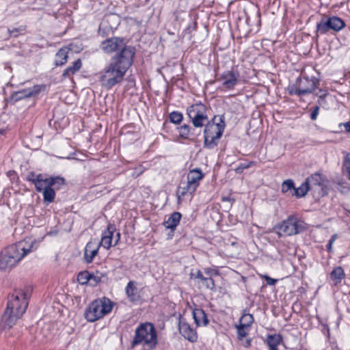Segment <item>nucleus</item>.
Segmentation results:
<instances>
[{"label":"nucleus","instance_id":"obj_18","mask_svg":"<svg viewBox=\"0 0 350 350\" xmlns=\"http://www.w3.org/2000/svg\"><path fill=\"white\" fill-rule=\"evenodd\" d=\"M116 228L112 224H109L107 228L102 234L100 242L98 244L104 248L109 250L113 245L112 244V237Z\"/></svg>","mask_w":350,"mask_h":350},{"label":"nucleus","instance_id":"obj_8","mask_svg":"<svg viewBox=\"0 0 350 350\" xmlns=\"http://www.w3.org/2000/svg\"><path fill=\"white\" fill-rule=\"evenodd\" d=\"M304 230V223L293 215L289 216L273 228L279 237L293 236L301 233Z\"/></svg>","mask_w":350,"mask_h":350},{"label":"nucleus","instance_id":"obj_44","mask_svg":"<svg viewBox=\"0 0 350 350\" xmlns=\"http://www.w3.org/2000/svg\"><path fill=\"white\" fill-rule=\"evenodd\" d=\"M336 240V235H333L332 238L329 239L328 244L327 245V250L328 252H330L332 250V246L333 243Z\"/></svg>","mask_w":350,"mask_h":350},{"label":"nucleus","instance_id":"obj_22","mask_svg":"<svg viewBox=\"0 0 350 350\" xmlns=\"http://www.w3.org/2000/svg\"><path fill=\"white\" fill-rule=\"evenodd\" d=\"M193 317L197 326H206L208 320L205 312L201 308H196L193 310Z\"/></svg>","mask_w":350,"mask_h":350},{"label":"nucleus","instance_id":"obj_41","mask_svg":"<svg viewBox=\"0 0 350 350\" xmlns=\"http://www.w3.org/2000/svg\"><path fill=\"white\" fill-rule=\"evenodd\" d=\"M262 278H265L267 284H269L270 286H273L277 282V280L271 278V277H269L267 275H262Z\"/></svg>","mask_w":350,"mask_h":350},{"label":"nucleus","instance_id":"obj_12","mask_svg":"<svg viewBox=\"0 0 350 350\" xmlns=\"http://www.w3.org/2000/svg\"><path fill=\"white\" fill-rule=\"evenodd\" d=\"M65 184V179L60 176H51L45 178L42 174H38L36 182L34 185L36 191L38 192L43 191L45 188L48 187H54L55 189H59L61 186Z\"/></svg>","mask_w":350,"mask_h":350},{"label":"nucleus","instance_id":"obj_19","mask_svg":"<svg viewBox=\"0 0 350 350\" xmlns=\"http://www.w3.org/2000/svg\"><path fill=\"white\" fill-rule=\"evenodd\" d=\"M100 245L96 241H90L87 243L84 251V259L87 263L92 262L97 255Z\"/></svg>","mask_w":350,"mask_h":350},{"label":"nucleus","instance_id":"obj_25","mask_svg":"<svg viewBox=\"0 0 350 350\" xmlns=\"http://www.w3.org/2000/svg\"><path fill=\"white\" fill-rule=\"evenodd\" d=\"M345 278V273L343 268L340 266L334 267L330 273V279L334 285L341 283Z\"/></svg>","mask_w":350,"mask_h":350},{"label":"nucleus","instance_id":"obj_3","mask_svg":"<svg viewBox=\"0 0 350 350\" xmlns=\"http://www.w3.org/2000/svg\"><path fill=\"white\" fill-rule=\"evenodd\" d=\"M36 243L25 239L5 248L0 253V269L6 270L16 266L29 252L36 250Z\"/></svg>","mask_w":350,"mask_h":350},{"label":"nucleus","instance_id":"obj_23","mask_svg":"<svg viewBox=\"0 0 350 350\" xmlns=\"http://www.w3.org/2000/svg\"><path fill=\"white\" fill-rule=\"evenodd\" d=\"M70 51H71V48L68 46H64L59 49L55 54V65L56 66H62L67 62L68 54Z\"/></svg>","mask_w":350,"mask_h":350},{"label":"nucleus","instance_id":"obj_17","mask_svg":"<svg viewBox=\"0 0 350 350\" xmlns=\"http://www.w3.org/2000/svg\"><path fill=\"white\" fill-rule=\"evenodd\" d=\"M40 90L41 86L34 85L30 88L14 92L12 95V98L16 101H18L19 100L34 96L37 95L40 92Z\"/></svg>","mask_w":350,"mask_h":350},{"label":"nucleus","instance_id":"obj_10","mask_svg":"<svg viewBox=\"0 0 350 350\" xmlns=\"http://www.w3.org/2000/svg\"><path fill=\"white\" fill-rule=\"evenodd\" d=\"M345 27V23L338 16L322 18L317 25V33L325 34L329 31H340Z\"/></svg>","mask_w":350,"mask_h":350},{"label":"nucleus","instance_id":"obj_40","mask_svg":"<svg viewBox=\"0 0 350 350\" xmlns=\"http://www.w3.org/2000/svg\"><path fill=\"white\" fill-rule=\"evenodd\" d=\"M251 164H252V163L247 164V165L240 164V165L235 169L236 173H237V174L241 173L243 171V170L250 167L251 166Z\"/></svg>","mask_w":350,"mask_h":350},{"label":"nucleus","instance_id":"obj_28","mask_svg":"<svg viewBox=\"0 0 350 350\" xmlns=\"http://www.w3.org/2000/svg\"><path fill=\"white\" fill-rule=\"evenodd\" d=\"M311 190L310 189V186L305 180L298 188L294 189V193H292V196H295L297 198H301L306 195L308 191Z\"/></svg>","mask_w":350,"mask_h":350},{"label":"nucleus","instance_id":"obj_4","mask_svg":"<svg viewBox=\"0 0 350 350\" xmlns=\"http://www.w3.org/2000/svg\"><path fill=\"white\" fill-rule=\"evenodd\" d=\"M157 343V334L153 324L145 323L136 328L131 347L142 345L144 350H153Z\"/></svg>","mask_w":350,"mask_h":350},{"label":"nucleus","instance_id":"obj_24","mask_svg":"<svg viewBox=\"0 0 350 350\" xmlns=\"http://www.w3.org/2000/svg\"><path fill=\"white\" fill-rule=\"evenodd\" d=\"M181 217L182 215L179 212H174L172 215H170L168 219L164 221V226L166 228L171 230V231L174 232L180 223Z\"/></svg>","mask_w":350,"mask_h":350},{"label":"nucleus","instance_id":"obj_5","mask_svg":"<svg viewBox=\"0 0 350 350\" xmlns=\"http://www.w3.org/2000/svg\"><path fill=\"white\" fill-rule=\"evenodd\" d=\"M225 126L224 116H214L208 121L204 131V146L208 149L216 147L223 135Z\"/></svg>","mask_w":350,"mask_h":350},{"label":"nucleus","instance_id":"obj_33","mask_svg":"<svg viewBox=\"0 0 350 350\" xmlns=\"http://www.w3.org/2000/svg\"><path fill=\"white\" fill-rule=\"evenodd\" d=\"M170 119L172 123L178 124L183 121V116L180 112L172 111L170 114Z\"/></svg>","mask_w":350,"mask_h":350},{"label":"nucleus","instance_id":"obj_7","mask_svg":"<svg viewBox=\"0 0 350 350\" xmlns=\"http://www.w3.org/2000/svg\"><path fill=\"white\" fill-rule=\"evenodd\" d=\"M101 50L107 54H111L116 52L113 57H122L124 55L125 51H127L131 55V60H133L135 49L131 46H127L124 42V40L118 37H112L103 40L100 45Z\"/></svg>","mask_w":350,"mask_h":350},{"label":"nucleus","instance_id":"obj_32","mask_svg":"<svg viewBox=\"0 0 350 350\" xmlns=\"http://www.w3.org/2000/svg\"><path fill=\"white\" fill-rule=\"evenodd\" d=\"M294 183L291 179L286 180L282 184L281 191L284 193L291 190H293V191L294 192Z\"/></svg>","mask_w":350,"mask_h":350},{"label":"nucleus","instance_id":"obj_47","mask_svg":"<svg viewBox=\"0 0 350 350\" xmlns=\"http://www.w3.org/2000/svg\"><path fill=\"white\" fill-rule=\"evenodd\" d=\"M8 32H9L10 36H16L17 33L18 32V29H14L12 30L8 29Z\"/></svg>","mask_w":350,"mask_h":350},{"label":"nucleus","instance_id":"obj_9","mask_svg":"<svg viewBox=\"0 0 350 350\" xmlns=\"http://www.w3.org/2000/svg\"><path fill=\"white\" fill-rule=\"evenodd\" d=\"M187 182L185 186L179 187L178 191V200L187 194L192 195L200 185V181L204 178V174L199 169L190 170L187 174Z\"/></svg>","mask_w":350,"mask_h":350},{"label":"nucleus","instance_id":"obj_43","mask_svg":"<svg viewBox=\"0 0 350 350\" xmlns=\"http://www.w3.org/2000/svg\"><path fill=\"white\" fill-rule=\"evenodd\" d=\"M38 174H36L34 172H30L27 176V180L32 182L33 184L36 182Z\"/></svg>","mask_w":350,"mask_h":350},{"label":"nucleus","instance_id":"obj_36","mask_svg":"<svg viewBox=\"0 0 350 350\" xmlns=\"http://www.w3.org/2000/svg\"><path fill=\"white\" fill-rule=\"evenodd\" d=\"M202 284L208 289L215 290V285L211 277L206 278Z\"/></svg>","mask_w":350,"mask_h":350},{"label":"nucleus","instance_id":"obj_34","mask_svg":"<svg viewBox=\"0 0 350 350\" xmlns=\"http://www.w3.org/2000/svg\"><path fill=\"white\" fill-rule=\"evenodd\" d=\"M91 274L87 271L81 273L78 275V280L82 284L91 282Z\"/></svg>","mask_w":350,"mask_h":350},{"label":"nucleus","instance_id":"obj_15","mask_svg":"<svg viewBox=\"0 0 350 350\" xmlns=\"http://www.w3.org/2000/svg\"><path fill=\"white\" fill-rule=\"evenodd\" d=\"M311 191L318 192L319 195H323V187H325V183L326 179L320 173H314L308 177L306 180Z\"/></svg>","mask_w":350,"mask_h":350},{"label":"nucleus","instance_id":"obj_39","mask_svg":"<svg viewBox=\"0 0 350 350\" xmlns=\"http://www.w3.org/2000/svg\"><path fill=\"white\" fill-rule=\"evenodd\" d=\"M319 112V107L316 106L314 108H312L311 113H310V118L312 120H315L318 116Z\"/></svg>","mask_w":350,"mask_h":350},{"label":"nucleus","instance_id":"obj_1","mask_svg":"<svg viewBox=\"0 0 350 350\" xmlns=\"http://www.w3.org/2000/svg\"><path fill=\"white\" fill-rule=\"evenodd\" d=\"M122 57H112L111 62L105 66L99 77V81L103 87L107 90L111 89L118 84H120L124 77L133 64L131 55L125 51Z\"/></svg>","mask_w":350,"mask_h":350},{"label":"nucleus","instance_id":"obj_51","mask_svg":"<svg viewBox=\"0 0 350 350\" xmlns=\"http://www.w3.org/2000/svg\"><path fill=\"white\" fill-rule=\"evenodd\" d=\"M336 350H338V349L336 348Z\"/></svg>","mask_w":350,"mask_h":350},{"label":"nucleus","instance_id":"obj_6","mask_svg":"<svg viewBox=\"0 0 350 350\" xmlns=\"http://www.w3.org/2000/svg\"><path fill=\"white\" fill-rule=\"evenodd\" d=\"M113 306V303L105 297L95 299L86 308L85 318L89 322H94L110 313Z\"/></svg>","mask_w":350,"mask_h":350},{"label":"nucleus","instance_id":"obj_20","mask_svg":"<svg viewBox=\"0 0 350 350\" xmlns=\"http://www.w3.org/2000/svg\"><path fill=\"white\" fill-rule=\"evenodd\" d=\"M179 137L184 139L194 140L200 133H196V129L188 124H183L178 127Z\"/></svg>","mask_w":350,"mask_h":350},{"label":"nucleus","instance_id":"obj_2","mask_svg":"<svg viewBox=\"0 0 350 350\" xmlns=\"http://www.w3.org/2000/svg\"><path fill=\"white\" fill-rule=\"evenodd\" d=\"M28 306V295L22 289H16L8 297L6 309L1 317L0 326L9 329L23 315Z\"/></svg>","mask_w":350,"mask_h":350},{"label":"nucleus","instance_id":"obj_46","mask_svg":"<svg viewBox=\"0 0 350 350\" xmlns=\"http://www.w3.org/2000/svg\"><path fill=\"white\" fill-rule=\"evenodd\" d=\"M91 281H93L95 284H97L100 281V278L93 274H91Z\"/></svg>","mask_w":350,"mask_h":350},{"label":"nucleus","instance_id":"obj_16","mask_svg":"<svg viewBox=\"0 0 350 350\" xmlns=\"http://www.w3.org/2000/svg\"><path fill=\"white\" fill-rule=\"evenodd\" d=\"M179 332L185 339L191 342H195L198 340L196 332L188 323L183 319L179 321Z\"/></svg>","mask_w":350,"mask_h":350},{"label":"nucleus","instance_id":"obj_37","mask_svg":"<svg viewBox=\"0 0 350 350\" xmlns=\"http://www.w3.org/2000/svg\"><path fill=\"white\" fill-rule=\"evenodd\" d=\"M342 127L345 129L347 133H350V120L345 123H340L338 124V130L334 131V133H340L342 130Z\"/></svg>","mask_w":350,"mask_h":350},{"label":"nucleus","instance_id":"obj_11","mask_svg":"<svg viewBox=\"0 0 350 350\" xmlns=\"http://www.w3.org/2000/svg\"><path fill=\"white\" fill-rule=\"evenodd\" d=\"M187 113L191 120L193 125L196 128L202 127L204 122L208 120L206 107L200 103L189 106L187 109Z\"/></svg>","mask_w":350,"mask_h":350},{"label":"nucleus","instance_id":"obj_21","mask_svg":"<svg viewBox=\"0 0 350 350\" xmlns=\"http://www.w3.org/2000/svg\"><path fill=\"white\" fill-rule=\"evenodd\" d=\"M125 293L130 301L135 302L139 300L140 296L138 292L136 282H129L125 288Z\"/></svg>","mask_w":350,"mask_h":350},{"label":"nucleus","instance_id":"obj_14","mask_svg":"<svg viewBox=\"0 0 350 350\" xmlns=\"http://www.w3.org/2000/svg\"><path fill=\"white\" fill-rule=\"evenodd\" d=\"M297 84L299 87V92L302 95H306L312 93L318 88L319 81L315 77L309 79L304 77L297 80Z\"/></svg>","mask_w":350,"mask_h":350},{"label":"nucleus","instance_id":"obj_26","mask_svg":"<svg viewBox=\"0 0 350 350\" xmlns=\"http://www.w3.org/2000/svg\"><path fill=\"white\" fill-rule=\"evenodd\" d=\"M282 341V336L280 334L269 335L267 338V342L269 350H278V346Z\"/></svg>","mask_w":350,"mask_h":350},{"label":"nucleus","instance_id":"obj_45","mask_svg":"<svg viewBox=\"0 0 350 350\" xmlns=\"http://www.w3.org/2000/svg\"><path fill=\"white\" fill-rule=\"evenodd\" d=\"M196 278L200 279L202 282H204L206 278V277L203 275L202 273L200 270L197 271Z\"/></svg>","mask_w":350,"mask_h":350},{"label":"nucleus","instance_id":"obj_49","mask_svg":"<svg viewBox=\"0 0 350 350\" xmlns=\"http://www.w3.org/2000/svg\"><path fill=\"white\" fill-rule=\"evenodd\" d=\"M120 239V234L119 232H118L116 235V241L114 242L113 246H116L118 243Z\"/></svg>","mask_w":350,"mask_h":350},{"label":"nucleus","instance_id":"obj_30","mask_svg":"<svg viewBox=\"0 0 350 350\" xmlns=\"http://www.w3.org/2000/svg\"><path fill=\"white\" fill-rule=\"evenodd\" d=\"M254 322V317L249 313H244L239 319V325L250 327Z\"/></svg>","mask_w":350,"mask_h":350},{"label":"nucleus","instance_id":"obj_31","mask_svg":"<svg viewBox=\"0 0 350 350\" xmlns=\"http://www.w3.org/2000/svg\"><path fill=\"white\" fill-rule=\"evenodd\" d=\"M237 329V338L239 340H242L248 334V330L250 327H243L241 325H235Z\"/></svg>","mask_w":350,"mask_h":350},{"label":"nucleus","instance_id":"obj_48","mask_svg":"<svg viewBox=\"0 0 350 350\" xmlns=\"http://www.w3.org/2000/svg\"><path fill=\"white\" fill-rule=\"evenodd\" d=\"M327 95L326 93H324L323 94L319 96L318 103L319 105H322L325 100V96Z\"/></svg>","mask_w":350,"mask_h":350},{"label":"nucleus","instance_id":"obj_27","mask_svg":"<svg viewBox=\"0 0 350 350\" xmlns=\"http://www.w3.org/2000/svg\"><path fill=\"white\" fill-rule=\"evenodd\" d=\"M82 66L81 59H77L75 61L72 66L68 67L63 72L62 76L64 77H70L78 72Z\"/></svg>","mask_w":350,"mask_h":350},{"label":"nucleus","instance_id":"obj_13","mask_svg":"<svg viewBox=\"0 0 350 350\" xmlns=\"http://www.w3.org/2000/svg\"><path fill=\"white\" fill-rule=\"evenodd\" d=\"M239 74L234 70H227L222 73L217 79L221 83L224 89L233 90L239 82Z\"/></svg>","mask_w":350,"mask_h":350},{"label":"nucleus","instance_id":"obj_50","mask_svg":"<svg viewBox=\"0 0 350 350\" xmlns=\"http://www.w3.org/2000/svg\"><path fill=\"white\" fill-rule=\"evenodd\" d=\"M250 345H251V339H247V340L245 341V344L244 345V346H245V347H249Z\"/></svg>","mask_w":350,"mask_h":350},{"label":"nucleus","instance_id":"obj_42","mask_svg":"<svg viewBox=\"0 0 350 350\" xmlns=\"http://www.w3.org/2000/svg\"><path fill=\"white\" fill-rule=\"evenodd\" d=\"M204 272L209 275L210 277H211L212 275H219V271L217 269H211V268H206V269H204Z\"/></svg>","mask_w":350,"mask_h":350},{"label":"nucleus","instance_id":"obj_35","mask_svg":"<svg viewBox=\"0 0 350 350\" xmlns=\"http://www.w3.org/2000/svg\"><path fill=\"white\" fill-rule=\"evenodd\" d=\"M343 169L347 173L350 180V153H346L344 157Z\"/></svg>","mask_w":350,"mask_h":350},{"label":"nucleus","instance_id":"obj_38","mask_svg":"<svg viewBox=\"0 0 350 350\" xmlns=\"http://www.w3.org/2000/svg\"><path fill=\"white\" fill-rule=\"evenodd\" d=\"M299 87L297 85V86L292 85L288 88V92L290 94H295L297 96H302V94L299 92Z\"/></svg>","mask_w":350,"mask_h":350},{"label":"nucleus","instance_id":"obj_29","mask_svg":"<svg viewBox=\"0 0 350 350\" xmlns=\"http://www.w3.org/2000/svg\"><path fill=\"white\" fill-rule=\"evenodd\" d=\"M55 189H56L54 187H48L45 188L43 192V198L44 201L48 203L52 202L55 197Z\"/></svg>","mask_w":350,"mask_h":350}]
</instances>
